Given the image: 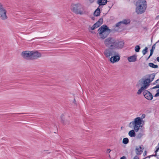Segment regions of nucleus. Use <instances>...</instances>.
Listing matches in <instances>:
<instances>
[{
	"label": "nucleus",
	"mask_w": 159,
	"mask_h": 159,
	"mask_svg": "<svg viewBox=\"0 0 159 159\" xmlns=\"http://www.w3.org/2000/svg\"><path fill=\"white\" fill-rule=\"evenodd\" d=\"M136 12L138 14L144 13L147 7V2L145 0H138L136 2Z\"/></svg>",
	"instance_id": "1"
},
{
	"label": "nucleus",
	"mask_w": 159,
	"mask_h": 159,
	"mask_svg": "<svg viewBox=\"0 0 159 159\" xmlns=\"http://www.w3.org/2000/svg\"><path fill=\"white\" fill-rule=\"evenodd\" d=\"M98 30L99 34L100 37V38L102 39H104L106 38L110 32V30L108 27L107 25H104L100 27Z\"/></svg>",
	"instance_id": "2"
},
{
	"label": "nucleus",
	"mask_w": 159,
	"mask_h": 159,
	"mask_svg": "<svg viewBox=\"0 0 159 159\" xmlns=\"http://www.w3.org/2000/svg\"><path fill=\"white\" fill-rule=\"evenodd\" d=\"M71 10L77 15H82L84 14V6L80 3L72 4Z\"/></svg>",
	"instance_id": "3"
},
{
	"label": "nucleus",
	"mask_w": 159,
	"mask_h": 159,
	"mask_svg": "<svg viewBox=\"0 0 159 159\" xmlns=\"http://www.w3.org/2000/svg\"><path fill=\"white\" fill-rule=\"evenodd\" d=\"M144 123V121L142 118L140 117H137L134 119V121L131 122L129 124V126L130 127H132L131 125L132 124L134 126V129L136 132H137L139 129L140 127H142V125H141V124Z\"/></svg>",
	"instance_id": "4"
},
{
	"label": "nucleus",
	"mask_w": 159,
	"mask_h": 159,
	"mask_svg": "<svg viewBox=\"0 0 159 159\" xmlns=\"http://www.w3.org/2000/svg\"><path fill=\"white\" fill-rule=\"evenodd\" d=\"M116 40L111 37L108 38L104 41L105 45L107 47L114 48L115 45L116 43Z\"/></svg>",
	"instance_id": "5"
},
{
	"label": "nucleus",
	"mask_w": 159,
	"mask_h": 159,
	"mask_svg": "<svg viewBox=\"0 0 159 159\" xmlns=\"http://www.w3.org/2000/svg\"><path fill=\"white\" fill-rule=\"evenodd\" d=\"M0 18L2 20H5L7 19V11L1 3H0Z\"/></svg>",
	"instance_id": "6"
},
{
	"label": "nucleus",
	"mask_w": 159,
	"mask_h": 159,
	"mask_svg": "<svg viewBox=\"0 0 159 159\" xmlns=\"http://www.w3.org/2000/svg\"><path fill=\"white\" fill-rule=\"evenodd\" d=\"M114 48H109L106 49L104 51V54L107 57H109L110 56H112L116 53V51L113 49Z\"/></svg>",
	"instance_id": "7"
},
{
	"label": "nucleus",
	"mask_w": 159,
	"mask_h": 159,
	"mask_svg": "<svg viewBox=\"0 0 159 159\" xmlns=\"http://www.w3.org/2000/svg\"><path fill=\"white\" fill-rule=\"evenodd\" d=\"M120 59V57L119 53L116 52L113 56L110 58V61L112 63L118 62Z\"/></svg>",
	"instance_id": "8"
},
{
	"label": "nucleus",
	"mask_w": 159,
	"mask_h": 159,
	"mask_svg": "<svg viewBox=\"0 0 159 159\" xmlns=\"http://www.w3.org/2000/svg\"><path fill=\"white\" fill-rule=\"evenodd\" d=\"M143 94L144 97L148 100H151L153 98L152 94L147 90H144L143 92Z\"/></svg>",
	"instance_id": "9"
},
{
	"label": "nucleus",
	"mask_w": 159,
	"mask_h": 159,
	"mask_svg": "<svg viewBox=\"0 0 159 159\" xmlns=\"http://www.w3.org/2000/svg\"><path fill=\"white\" fill-rule=\"evenodd\" d=\"M31 51H25L22 52L21 55L24 58L27 59L31 60Z\"/></svg>",
	"instance_id": "10"
},
{
	"label": "nucleus",
	"mask_w": 159,
	"mask_h": 159,
	"mask_svg": "<svg viewBox=\"0 0 159 159\" xmlns=\"http://www.w3.org/2000/svg\"><path fill=\"white\" fill-rule=\"evenodd\" d=\"M41 56V53L38 52L31 51V59H36Z\"/></svg>",
	"instance_id": "11"
},
{
	"label": "nucleus",
	"mask_w": 159,
	"mask_h": 159,
	"mask_svg": "<svg viewBox=\"0 0 159 159\" xmlns=\"http://www.w3.org/2000/svg\"><path fill=\"white\" fill-rule=\"evenodd\" d=\"M116 43L114 46V48H117V49H120L122 48L124 45V42L123 41H119L118 40H116Z\"/></svg>",
	"instance_id": "12"
},
{
	"label": "nucleus",
	"mask_w": 159,
	"mask_h": 159,
	"mask_svg": "<svg viewBox=\"0 0 159 159\" xmlns=\"http://www.w3.org/2000/svg\"><path fill=\"white\" fill-rule=\"evenodd\" d=\"M151 82L147 78L144 80L143 81L144 86H143L144 87L145 89H146L149 85V83Z\"/></svg>",
	"instance_id": "13"
},
{
	"label": "nucleus",
	"mask_w": 159,
	"mask_h": 159,
	"mask_svg": "<svg viewBox=\"0 0 159 159\" xmlns=\"http://www.w3.org/2000/svg\"><path fill=\"white\" fill-rule=\"evenodd\" d=\"M128 59L129 62H134L137 60V57L135 55L128 57Z\"/></svg>",
	"instance_id": "14"
},
{
	"label": "nucleus",
	"mask_w": 159,
	"mask_h": 159,
	"mask_svg": "<svg viewBox=\"0 0 159 159\" xmlns=\"http://www.w3.org/2000/svg\"><path fill=\"white\" fill-rule=\"evenodd\" d=\"M107 2V0H98L97 3L99 6H102L106 4Z\"/></svg>",
	"instance_id": "15"
},
{
	"label": "nucleus",
	"mask_w": 159,
	"mask_h": 159,
	"mask_svg": "<svg viewBox=\"0 0 159 159\" xmlns=\"http://www.w3.org/2000/svg\"><path fill=\"white\" fill-rule=\"evenodd\" d=\"M143 148H141L140 146L137 147L136 148V152L137 155H139L141 152H143Z\"/></svg>",
	"instance_id": "16"
},
{
	"label": "nucleus",
	"mask_w": 159,
	"mask_h": 159,
	"mask_svg": "<svg viewBox=\"0 0 159 159\" xmlns=\"http://www.w3.org/2000/svg\"><path fill=\"white\" fill-rule=\"evenodd\" d=\"M100 9L98 7L94 12V15L96 16H98L100 15Z\"/></svg>",
	"instance_id": "17"
},
{
	"label": "nucleus",
	"mask_w": 159,
	"mask_h": 159,
	"mask_svg": "<svg viewBox=\"0 0 159 159\" xmlns=\"http://www.w3.org/2000/svg\"><path fill=\"white\" fill-rule=\"evenodd\" d=\"M129 135L131 137H134L135 136V133L134 130L133 129L129 131L128 133Z\"/></svg>",
	"instance_id": "18"
},
{
	"label": "nucleus",
	"mask_w": 159,
	"mask_h": 159,
	"mask_svg": "<svg viewBox=\"0 0 159 159\" xmlns=\"http://www.w3.org/2000/svg\"><path fill=\"white\" fill-rule=\"evenodd\" d=\"M155 74L154 73H152L151 74H150L149 76V78L148 79V80L151 82L152 81L153 79H154L155 77Z\"/></svg>",
	"instance_id": "19"
},
{
	"label": "nucleus",
	"mask_w": 159,
	"mask_h": 159,
	"mask_svg": "<svg viewBox=\"0 0 159 159\" xmlns=\"http://www.w3.org/2000/svg\"><path fill=\"white\" fill-rule=\"evenodd\" d=\"M149 66L153 68H157L158 67V66L157 65H155L152 63H149L148 64Z\"/></svg>",
	"instance_id": "20"
},
{
	"label": "nucleus",
	"mask_w": 159,
	"mask_h": 159,
	"mask_svg": "<svg viewBox=\"0 0 159 159\" xmlns=\"http://www.w3.org/2000/svg\"><path fill=\"white\" fill-rule=\"evenodd\" d=\"M121 21L122 24L125 25H127L130 23V20L129 19H125Z\"/></svg>",
	"instance_id": "21"
},
{
	"label": "nucleus",
	"mask_w": 159,
	"mask_h": 159,
	"mask_svg": "<svg viewBox=\"0 0 159 159\" xmlns=\"http://www.w3.org/2000/svg\"><path fill=\"white\" fill-rule=\"evenodd\" d=\"M129 142V139L127 138H124L123 139L122 143L124 144H127Z\"/></svg>",
	"instance_id": "22"
},
{
	"label": "nucleus",
	"mask_w": 159,
	"mask_h": 159,
	"mask_svg": "<svg viewBox=\"0 0 159 159\" xmlns=\"http://www.w3.org/2000/svg\"><path fill=\"white\" fill-rule=\"evenodd\" d=\"M145 89L144 87H143L142 86L140 88V89L138 91L137 93V94L139 95L143 91L144 89Z\"/></svg>",
	"instance_id": "23"
},
{
	"label": "nucleus",
	"mask_w": 159,
	"mask_h": 159,
	"mask_svg": "<svg viewBox=\"0 0 159 159\" xmlns=\"http://www.w3.org/2000/svg\"><path fill=\"white\" fill-rule=\"evenodd\" d=\"M143 135V133H139L137 134L136 138L137 139H140L142 137Z\"/></svg>",
	"instance_id": "24"
},
{
	"label": "nucleus",
	"mask_w": 159,
	"mask_h": 159,
	"mask_svg": "<svg viewBox=\"0 0 159 159\" xmlns=\"http://www.w3.org/2000/svg\"><path fill=\"white\" fill-rule=\"evenodd\" d=\"M103 22V19L102 18H100L97 22L101 25L102 24Z\"/></svg>",
	"instance_id": "25"
},
{
	"label": "nucleus",
	"mask_w": 159,
	"mask_h": 159,
	"mask_svg": "<svg viewBox=\"0 0 159 159\" xmlns=\"http://www.w3.org/2000/svg\"><path fill=\"white\" fill-rule=\"evenodd\" d=\"M140 48L139 46L137 45L135 47V50L136 52H138L139 51Z\"/></svg>",
	"instance_id": "26"
},
{
	"label": "nucleus",
	"mask_w": 159,
	"mask_h": 159,
	"mask_svg": "<svg viewBox=\"0 0 159 159\" xmlns=\"http://www.w3.org/2000/svg\"><path fill=\"white\" fill-rule=\"evenodd\" d=\"M148 48L147 47L143 50L142 53L143 55H145L148 52Z\"/></svg>",
	"instance_id": "27"
},
{
	"label": "nucleus",
	"mask_w": 159,
	"mask_h": 159,
	"mask_svg": "<svg viewBox=\"0 0 159 159\" xmlns=\"http://www.w3.org/2000/svg\"><path fill=\"white\" fill-rule=\"evenodd\" d=\"M121 24H122V21H120L116 24V26L117 27H119L120 25Z\"/></svg>",
	"instance_id": "28"
},
{
	"label": "nucleus",
	"mask_w": 159,
	"mask_h": 159,
	"mask_svg": "<svg viewBox=\"0 0 159 159\" xmlns=\"http://www.w3.org/2000/svg\"><path fill=\"white\" fill-rule=\"evenodd\" d=\"M94 26H96V28H98L99 27L100 25L98 23L96 22L94 25Z\"/></svg>",
	"instance_id": "29"
},
{
	"label": "nucleus",
	"mask_w": 159,
	"mask_h": 159,
	"mask_svg": "<svg viewBox=\"0 0 159 159\" xmlns=\"http://www.w3.org/2000/svg\"><path fill=\"white\" fill-rule=\"evenodd\" d=\"M155 45L156 43L154 44L152 47V49L150 50V51H152V52H153L155 48Z\"/></svg>",
	"instance_id": "30"
},
{
	"label": "nucleus",
	"mask_w": 159,
	"mask_h": 159,
	"mask_svg": "<svg viewBox=\"0 0 159 159\" xmlns=\"http://www.w3.org/2000/svg\"><path fill=\"white\" fill-rule=\"evenodd\" d=\"M156 151H155V153H157V152L158 151V150H159V146H157L156 147Z\"/></svg>",
	"instance_id": "31"
},
{
	"label": "nucleus",
	"mask_w": 159,
	"mask_h": 159,
	"mask_svg": "<svg viewBox=\"0 0 159 159\" xmlns=\"http://www.w3.org/2000/svg\"><path fill=\"white\" fill-rule=\"evenodd\" d=\"M159 88V84L156 85V86L153 87L152 89H155L156 88Z\"/></svg>",
	"instance_id": "32"
},
{
	"label": "nucleus",
	"mask_w": 159,
	"mask_h": 159,
	"mask_svg": "<svg viewBox=\"0 0 159 159\" xmlns=\"http://www.w3.org/2000/svg\"><path fill=\"white\" fill-rule=\"evenodd\" d=\"M145 116H146V115L145 114H143L142 115L141 117L140 118H142V120H143V118H145Z\"/></svg>",
	"instance_id": "33"
},
{
	"label": "nucleus",
	"mask_w": 159,
	"mask_h": 159,
	"mask_svg": "<svg viewBox=\"0 0 159 159\" xmlns=\"http://www.w3.org/2000/svg\"><path fill=\"white\" fill-rule=\"evenodd\" d=\"M64 116V115L63 114H62L61 115V120H62V121L63 122V123L64 124V120L63 119V117Z\"/></svg>",
	"instance_id": "34"
},
{
	"label": "nucleus",
	"mask_w": 159,
	"mask_h": 159,
	"mask_svg": "<svg viewBox=\"0 0 159 159\" xmlns=\"http://www.w3.org/2000/svg\"><path fill=\"white\" fill-rule=\"evenodd\" d=\"M97 28H96V26H94V25H93V26L91 27V30H93Z\"/></svg>",
	"instance_id": "35"
},
{
	"label": "nucleus",
	"mask_w": 159,
	"mask_h": 159,
	"mask_svg": "<svg viewBox=\"0 0 159 159\" xmlns=\"http://www.w3.org/2000/svg\"><path fill=\"white\" fill-rule=\"evenodd\" d=\"M89 2L91 3H93V2L94 1H95V0H89Z\"/></svg>",
	"instance_id": "36"
},
{
	"label": "nucleus",
	"mask_w": 159,
	"mask_h": 159,
	"mask_svg": "<svg viewBox=\"0 0 159 159\" xmlns=\"http://www.w3.org/2000/svg\"><path fill=\"white\" fill-rule=\"evenodd\" d=\"M111 150L110 149H108L107 151V153H109L110 152Z\"/></svg>",
	"instance_id": "37"
},
{
	"label": "nucleus",
	"mask_w": 159,
	"mask_h": 159,
	"mask_svg": "<svg viewBox=\"0 0 159 159\" xmlns=\"http://www.w3.org/2000/svg\"><path fill=\"white\" fill-rule=\"evenodd\" d=\"M153 52L152 51H152H150V55H149L150 56H152V55L153 54Z\"/></svg>",
	"instance_id": "38"
},
{
	"label": "nucleus",
	"mask_w": 159,
	"mask_h": 159,
	"mask_svg": "<svg viewBox=\"0 0 159 159\" xmlns=\"http://www.w3.org/2000/svg\"><path fill=\"white\" fill-rule=\"evenodd\" d=\"M155 19L156 20H159V15L157 16L156 18H155Z\"/></svg>",
	"instance_id": "39"
},
{
	"label": "nucleus",
	"mask_w": 159,
	"mask_h": 159,
	"mask_svg": "<svg viewBox=\"0 0 159 159\" xmlns=\"http://www.w3.org/2000/svg\"><path fill=\"white\" fill-rule=\"evenodd\" d=\"M157 155L156 154H155V155H151V156H148L147 157H148L150 158V157H151V156H154L156 157V156H157Z\"/></svg>",
	"instance_id": "40"
},
{
	"label": "nucleus",
	"mask_w": 159,
	"mask_h": 159,
	"mask_svg": "<svg viewBox=\"0 0 159 159\" xmlns=\"http://www.w3.org/2000/svg\"><path fill=\"white\" fill-rule=\"evenodd\" d=\"M133 159H139V157L137 156H135Z\"/></svg>",
	"instance_id": "41"
},
{
	"label": "nucleus",
	"mask_w": 159,
	"mask_h": 159,
	"mask_svg": "<svg viewBox=\"0 0 159 159\" xmlns=\"http://www.w3.org/2000/svg\"><path fill=\"white\" fill-rule=\"evenodd\" d=\"M143 155V156H145L146 155H147V152H146V151H145L144 152Z\"/></svg>",
	"instance_id": "42"
},
{
	"label": "nucleus",
	"mask_w": 159,
	"mask_h": 159,
	"mask_svg": "<svg viewBox=\"0 0 159 159\" xmlns=\"http://www.w3.org/2000/svg\"><path fill=\"white\" fill-rule=\"evenodd\" d=\"M159 96V95H158V93H157L154 96V97H157Z\"/></svg>",
	"instance_id": "43"
},
{
	"label": "nucleus",
	"mask_w": 159,
	"mask_h": 159,
	"mask_svg": "<svg viewBox=\"0 0 159 159\" xmlns=\"http://www.w3.org/2000/svg\"><path fill=\"white\" fill-rule=\"evenodd\" d=\"M120 159H126V157L125 156H123L120 158Z\"/></svg>",
	"instance_id": "44"
},
{
	"label": "nucleus",
	"mask_w": 159,
	"mask_h": 159,
	"mask_svg": "<svg viewBox=\"0 0 159 159\" xmlns=\"http://www.w3.org/2000/svg\"><path fill=\"white\" fill-rule=\"evenodd\" d=\"M157 60L158 62H159V56L157 58Z\"/></svg>",
	"instance_id": "45"
},
{
	"label": "nucleus",
	"mask_w": 159,
	"mask_h": 159,
	"mask_svg": "<svg viewBox=\"0 0 159 159\" xmlns=\"http://www.w3.org/2000/svg\"><path fill=\"white\" fill-rule=\"evenodd\" d=\"M151 56H149L147 58V60H148L149 58Z\"/></svg>",
	"instance_id": "46"
},
{
	"label": "nucleus",
	"mask_w": 159,
	"mask_h": 159,
	"mask_svg": "<svg viewBox=\"0 0 159 159\" xmlns=\"http://www.w3.org/2000/svg\"><path fill=\"white\" fill-rule=\"evenodd\" d=\"M159 80V79H157V80H156V83H157V82H158V81Z\"/></svg>",
	"instance_id": "47"
},
{
	"label": "nucleus",
	"mask_w": 159,
	"mask_h": 159,
	"mask_svg": "<svg viewBox=\"0 0 159 159\" xmlns=\"http://www.w3.org/2000/svg\"><path fill=\"white\" fill-rule=\"evenodd\" d=\"M159 42V40H158L157 42H156V43H157Z\"/></svg>",
	"instance_id": "48"
},
{
	"label": "nucleus",
	"mask_w": 159,
	"mask_h": 159,
	"mask_svg": "<svg viewBox=\"0 0 159 159\" xmlns=\"http://www.w3.org/2000/svg\"><path fill=\"white\" fill-rule=\"evenodd\" d=\"M157 93H158V95H159V92H157Z\"/></svg>",
	"instance_id": "49"
},
{
	"label": "nucleus",
	"mask_w": 159,
	"mask_h": 159,
	"mask_svg": "<svg viewBox=\"0 0 159 159\" xmlns=\"http://www.w3.org/2000/svg\"><path fill=\"white\" fill-rule=\"evenodd\" d=\"M158 146H159V143H158Z\"/></svg>",
	"instance_id": "50"
},
{
	"label": "nucleus",
	"mask_w": 159,
	"mask_h": 159,
	"mask_svg": "<svg viewBox=\"0 0 159 159\" xmlns=\"http://www.w3.org/2000/svg\"><path fill=\"white\" fill-rule=\"evenodd\" d=\"M159 91V89H158V90L157 91Z\"/></svg>",
	"instance_id": "51"
},
{
	"label": "nucleus",
	"mask_w": 159,
	"mask_h": 159,
	"mask_svg": "<svg viewBox=\"0 0 159 159\" xmlns=\"http://www.w3.org/2000/svg\"><path fill=\"white\" fill-rule=\"evenodd\" d=\"M92 19L93 20V18H92Z\"/></svg>",
	"instance_id": "52"
},
{
	"label": "nucleus",
	"mask_w": 159,
	"mask_h": 159,
	"mask_svg": "<svg viewBox=\"0 0 159 159\" xmlns=\"http://www.w3.org/2000/svg\"><path fill=\"white\" fill-rule=\"evenodd\" d=\"M92 19L93 20V18H92Z\"/></svg>",
	"instance_id": "53"
}]
</instances>
